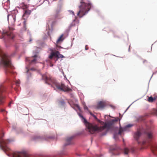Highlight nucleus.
Segmentation results:
<instances>
[{"label":"nucleus","instance_id":"obj_23","mask_svg":"<svg viewBox=\"0 0 157 157\" xmlns=\"http://www.w3.org/2000/svg\"><path fill=\"white\" fill-rule=\"evenodd\" d=\"M36 61V59H34L32 60L30 62V63H35Z\"/></svg>","mask_w":157,"mask_h":157},{"label":"nucleus","instance_id":"obj_19","mask_svg":"<svg viewBox=\"0 0 157 157\" xmlns=\"http://www.w3.org/2000/svg\"><path fill=\"white\" fill-rule=\"evenodd\" d=\"M147 135L149 139H151L152 137V134L151 132H149L147 133Z\"/></svg>","mask_w":157,"mask_h":157},{"label":"nucleus","instance_id":"obj_25","mask_svg":"<svg viewBox=\"0 0 157 157\" xmlns=\"http://www.w3.org/2000/svg\"><path fill=\"white\" fill-rule=\"evenodd\" d=\"M20 84L19 81H17L16 82V84L17 86H19V84Z\"/></svg>","mask_w":157,"mask_h":157},{"label":"nucleus","instance_id":"obj_28","mask_svg":"<svg viewBox=\"0 0 157 157\" xmlns=\"http://www.w3.org/2000/svg\"><path fill=\"white\" fill-rule=\"evenodd\" d=\"M70 13H71L73 15H75L73 11H70Z\"/></svg>","mask_w":157,"mask_h":157},{"label":"nucleus","instance_id":"obj_13","mask_svg":"<svg viewBox=\"0 0 157 157\" xmlns=\"http://www.w3.org/2000/svg\"><path fill=\"white\" fill-rule=\"evenodd\" d=\"M63 34L60 36L56 41L57 44H59L63 40H64V38H63Z\"/></svg>","mask_w":157,"mask_h":157},{"label":"nucleus","instance_id":"obj_4","mask_svg":"<svg viewBox=\"0 0 157 157\" xmlns=\"http://www.w3.org/2000/svg\"><path fill=\"white\" fill-rule=\"evenodd\" d=\"M81 5L79 6L80 10L77 13V15L79 17H82L90 10L91 4L90 3H86L83 2H81Z\"/></svg>","mask_w":157,"mask_h":157},{"label":"nucleus","instance_id":"obj_26","mask_svg":"<svg viewBox=\"0 0 157 157\" xmlns=\"http://www.w3.org/2000/svg\"><path fill=\"white\" fill-rule=\"evenodd\" d=\"M132 124H129L127 125L126 126V128H129V127H132Z\"/></svg>","mask_w":157,"mask_h":157},{"label":"nucleus","instance_id":"obj_17","mask_svg":"<svg viewBox=\"0 0 157 157\" xmlns=\"http://www.w3.org/2000/svg\"><path fill=\"white\" fill-rule=\"evenodd\" d=\"M51 20H50L48 21V25H49V24L51 25L52 26H53V25H55L56 23V21H53L51 22Z\"/></svg>","mask_w":157,"mask_h":157},{"label":"nucleus","instance_id":"obj_39","mask_svg":"<svg viewBox=\"0 0 157 157\" xmlns=\"http://www.w3.org/2000/svg\"><path fill=\"white\" fill-rule=\"evenodd\" d=\"M147 62V61H146V60H145V61H144V62Z\"/></svg>","mask_w":157,"mask_h":157},{"label":"nucleus","instance_id":"obj_22","mask_svg":"<svg viewBox=\"0 0 157 157\" xmlns=\"http://www.w3.org/2000/svg\"><path fill=\"white\" fill-rule=\"evenodd\" d=\"M129 151V150L127 148H125L124 149V153L125 154H128Z\"/></svg>","mask_w":157,"mask_h":157},{"label":"nucleus","instance_id":"obj_29","mask_svg":"<svg viewBox=\"0 0 157 157\" xmlns=\"http://www.w3.org/2000/svg\"><path fill=\"white\" fill-rule=\"evenodd\" d=\"M37 56V55H35L34 56H32V57L36 58V57Z\"/></svg>","mask_w":157,"mask_h":157},{"label":"nucleus","instance_id":"obj_1","mask_svg":"<svg viewBox=\"0 0 157 157\" xmlns=\"http://www.w3.org/2000/svg\"><path fill=\"white\" fill-rule=\"evenodd\" d=\"M42 78L43 79L45 80L46 83L51 85L54 88L56 87L58 89L65 92L69 91L71 90V89L66 86L62 82H57L56 80L46 75H42Z\"/></svg>","mask_w":157,"mask_h":157},{"label":"nucleus","instance_id":"obj_3","mask_svg":"<svg viewBox=\"0 0 157 157\" xmlns=\"http://www.w3.org/2000/svg\"><path fill=\"white\" fill-rule=\"evenodd\" d=\"M117 121V120H113L107 123H105L104 125L102 126L98 127L97 124L96 125L91 126L93 127V128H94V129L92 130H91V132L95 133L97 131L101 132L106 128L109 129L111 128L114 123Z\"/></svg>","mask_w":157,"mask_h":157},{"label":"nucleus","instance_id":"obj_11","mask_svg":"<svg viewBox=\"0 0 157 157\" xmlns=\"http://www.w3.org/2000/svg\"><path fill=\"white\" fill-rule=\"evenodd\" d=\"M141 135V133L139 131H137L134 134V137L137 140L140 137Z\"/></svg>","mask_w":157,"mask_h":157},{"label":"nucleus","instance_id":"obj_38","mask_svg":"<svg viewBox=\"0 0 157 157\" xmlns=\"http://www.w3.org/2000/svg\"><path fill=\"white\" fill-rule=\"evenodd\" d=\"M94 114H93L92 116H94Z\"/></svg>","mask_w":157,"mask_h":157},{"label":"nucleus","instance_id":"obj_20","mask_svg":"<svg viewBox=\"0 0 157 157\" xmlns=\"http://www.w3.org/2000/svg\"><path fill=\"white\" fill-rule=\"evenodd\" d=\"M97 120V121L99 122L101 124H104V123L102 122V121H100L98 119V118H97V117H96V116L94 115L93 116Z\"/></svg>","mask_w":157,"mask_h":157},{"label":"nucleus","instance_id":"obj_35","mask_svg":"<svg viewBox=\"0 0 157 157\" xmlns=\"http://www.w3.org/2000/svg\"><path fill=\"white\" fill-rule=\"evenodd\" d=\"M90 115H92L93 113H92L90 112Z\"/></svg>","mask_w":157,"mask_h":157},{"label":"nucleus","instance_id":"obj_37","mask_svg":"<svg viewBox=\"0 0 157 157\" xmlns=\"http://www.w3.org/2000/svg\"><path fill=\"white\" fill-rule=\"evenodd\" d=\"M114 138H115V135H114Z\"/></svg>","mask_w":157,"mask_h":157},{"label":"nucleus","instance_id":"obj_21","mask_svg":"<svg viewBox=\"0 0 157 157\" xmlns=\"http://www.w3.org/2000/svg\"><path fill=\"white\" fill-rule=\"evenodd\" d=\"M21 6L22 8L24 9H27L28 7L27 5H25L24 3L22 4Z\"/></svg>","mask_w":157,"mask_h":157},{"label":"nucleus","instance_id":"obj_33","mask_svg":"<svg viewBox=\"0 0 157 157\" xmlns=\"http://www.w3.org/2000/svg\"><path fill=\"white\" fill-rule=\"evenodd\" d=\"M53 66V65L51 63H50V66L51 67H52Z\"/></svg>","mask_w":157,"mask_h":157},{"label":"nucleus","instance_id":"obj_10","mask_svg":"<svg viewBox=\"0 0 157 157\" xmlns=\"http://www.w3.org/2000/svg\"><path fill=\"white\" fill-rule=\"evenodd\" d=\"M105 103L103 101H100L98 104L97 108L98 109L103 108L105 106Z\"/></svg>","mask_w":157,"mask_h":157},{"label":"nucleus","instance_id":"obj_41","mask_svg":"<svg viewBox=\"0 0 157 157\" xmlns=\"http://www.w3.org/2000/svg\"><path fill=\"white\" fill-rule=\"evenodd\" d=\"M9 15H8V16H7V17H8H8H9Z\"/></svg>","mask_w":157,"mask_h":157},{"label":"nucleus","instance_id":"obj_18","mask_svg":"<svg viewBox=\"0 0 157 157\" xmlns=\"http://www.w3.org/2000/svg\"><path fill=\"white\" fill-rule=\"evenodd\" d=\"M156 98H153L151 97H149L148 101L149 102H153L154 100H155Z\"/></svg>","mask_w":157,"mask_h":157},{"label":"nucleus","instance_id":"obj_16","mask_svg":"<svg viewBox=\"0 0 157 157\" xmlns=\"http://www.w3.org/2000/svg\"><path fill=\"white\" fill-rule=\"evenodd\" d=\"M31 11L29 10H26L25 11V13L23 15V17L25 16L26 15H29L31 13Z\"/></svg>","mask_w":157,"mask_h":157},{"label":"nucleus","instance_id":"obj_30","mask_svg":"<svg viewBox=\"0 0 157 157\" xmlns=\"http://www.w3.org/2000/svg\"><path fill=\"white\" fill-rule=\"evenodd\" d=\"M12 103V102L11 101L10 102V103H9V105H8V106L9 107H10V105Z\"/></svg>","mask_w":157,"mask_h":157},{"label":"nucleus","instance_id":"obj_7","mask_svg":"<svg viewBox=\"0 0 157 157\" xmlns=\"http://www.w3.org/2000/svg\"><path fill=\"white\" fill-rule=\"evenodd\" d=\"M81 117L82 118H83L84 119V122L85 123V124L86 126V128H87V129H88L89 132L91 134H94V133H95V132H91V130H92L93 129V130L94 128H92L93 127H92L91 126V125H92H92L94 126V125H96V124H94L90 123L88 122L86 120L85 118H84L82 116H81Z\"/></svg>","mask_w":157,"mask_h":157},{"label":"nucleus","instance_id":"obj_32","mask_svg":"<svg viewBox=\"0 0 157 157\" xmlns=\"http://www.w3.org/2000/svg\"><path fill=\"white\" fill-rule=\"evenodd\" d=\"M110 106L112 108H113L114 109L115 108V107L112 105H111Z\"/></svg>","mask_w":157,"mask_h":157},{"label":"nucleus","instance_id":"obj_8","mask_svg":"<svg viewBox=\"0 0 157 157\" xmlns=\"http://www.w3.org/2000/svg\"><path fill=\"white\" fill-rule=\"evenodd\" d=\"M110 150L115 155H119L121 151L119 147L117 146L116 144L111 146Z\"/></svg>","mask_w":157,"mask_h":157},{"label":"nucleus","instance_id":"obj_12","mask_svg":"<svg viewBox=\"0 0 157 157\" xmlns=\"http://www.w3.org/2000/svg\"><path fill=\"white\" fill-rule=\"evenodd\" d=\"M56 51L55 52H53V51H52L50 55L49 56L48 58L50 59H52L54 57H56Z\"/></svg>","mask_w":157,"mask_h":157},{"label":"nucleus","instance_id":"obj_2","mask_svg":"<svg viewBox=\"0 0 157 157\" xmlns=\"http://www.w3.org/2000/svg\"><path fill=\"white\" fill-rule=\"evenodd\" d=\"M5 91L4 86L3 85L1 86H0V105H2L4 103L5 97L3 94V92ZM10 142V140H2L0 141V146L5 151H8L9 148L7 145Z\"/></svg>","mask_w":157,"mask_h":157},{"label":"nucleus","instance_id":"obj_27","mask_svg":"<svg viewBox=\"0 0 157 157\" xmlns=\"http://www.w3.org/2000/svg\"><path fill=\"white\" fill-rule=\"evenodd\" d=\"M122 132V130L121 129H120L119 130V132H118L119 134L120 135L121 134Z\"/></svg>","mask_w":157,"mask_h":157},{"label":"nucleus","instance_id":"obj_24","mask_svg":"<svg viewBox=\"0 0 157 157\" xmlns=\"http://www.w3.org/2000/svg\"><path fill=\"white\" fill-rule=\"evenodd\" d=\"M83 104V105H84V109H88V108L86 106V105L85 103H84Z\"/></svg>","mask_w":157,"mask_h":157},{"label":"nucleus","instance_id":"obj_9","mask_svg":"<svg viewBox=\"0 0 157 157\" xmlns=\"http://www.w3.org/2000/svg\"><path fill=\"white\" fill-rule=\"evenodd\" d=\"M73 137V136H71L67 138L66 140V143L65 144V145L66 146L72 144L73 143L72 142V140Z\"/></svg>","mask_w":157,"mask_h":157},{"label":"nucleus","instance_id":"obj_5","mask_svg":"<svg viewBox=\"0 0 157 157\" xmlns=\"http://www.w3.org/2000/svg\"><path fill=\"white\" fill-rule=\"evenodd\" d=\"M9 31L4 32L2 35V38L5 39L6 37H8L10 39H13L14 37V35L11 32L13 30V29L12 28H9Z\"/></svg>","mask_w":157,"mask_h":157},{"label":"nucleus","instance_id":"obj_14","mask_svg":"<svg viewBox=\"0 0 157 157\" xmlns=\"http://www.w3.org/2000/svg\"><path fill=\"white\" fill-rule=\"evenodd\" d=\"M150 147L152 151L153 152L154 150L157 149V145H154L152 144L150 145Z\"/></svg>","mask_w":157,"mask_h":157},{"label":"nucleus","instance_id":"obj_6","mask_svg":"<svg viewBox=\"0 0 157 157\" xmlns=\"http://www.w3.org/2000/svg\"><path fill=\"white\" fill-rule=\"evenodd\" d=\"M12 157H31L30 156L25 152H13Z\"/></svg>","mask_w":157,"mask_h":157},{"label":"nucleus","instance_id":"obj_36","mask_svg":"<svg viewBox=\"0 0 157 157\" xmlns=\"http://www.w3.org/2000/svg\"><path fill=\"white\" fill-rule=\"evenodd\" d=\"M85 49H86V50H87V49H88V48H86V47H85Z\"/></svg>","mask_w":157,"mask_h":157},{"label":"nucleus","instance_id":"obj_40","mask_svg":"<svg viewBox=\"0 0 157 157\" xmlns=\"http://www.w3.org/2000/svg\"><path fill=\"white\" fill-rule=\"evenodd\" d=\"M28 2H29L30 1V0H28Z\"/></svg>","mask_w":157,"mask_h":157},{"label":"nucleus","instance_id":"obj_31","mask_svg":"<svg viewBox=\"0 0 157 157\" xmlns=\"http://www.w3.org/2000/svg\"><path fill=\"white\" fill-rule=\"evenodd\" d=\"M1 111L2 112H3L5 111V110L4 109H1Z\"/></svg>","mask_w":157,"mask_h":157},{"label":"nucleus","instance_id":"obj_15","mask_svg":"<svg viewBox=\"0 0 157 157\" xmlns=\"http://www.w3.org/2000/svg\"><path fill=\"white\" fill-rule=\"evenodd\" d=\"M56 57L60 58L64 57V56L63 55L59 54V51H56Z\"/></svg>","mask_w":157,"mask_h":157},{"label":"nucleus","instance_id":"obj_34","mask_svg":"<svg viewBox=\"0 0 157 157\" xmlns=\"http://www.w3.org/2000/svg\"><path fill=\"white\" fill-rule=\"evenodd\" d=\"M145 142H143V143H142V144H145Z\"/></svg>","mask_w":157,"mask_h":157}]
</instances>
